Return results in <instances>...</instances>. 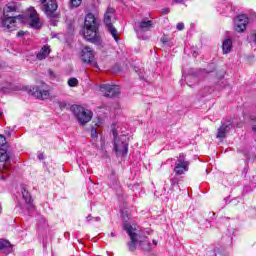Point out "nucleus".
<instances>
[{"mask_svg":"<svg viewBox=\"0 0 256 256\" xmlns=\"http://www.w3.org/2000/svg\"><path fill=\"white\" fill-rule=\"evenodd\" d=\"M185 0H173V3H177V4H181L183 3Z\"/></svg>","mask_w":256,"mask_h":256,"instance_id":"obj_38","label":"nucleus"},{"mask_svg":"<svg viewBox=\"0 0 256 256\" xmlns=\"http://www.w3.org/2000/svg\"><path fill=\"white\" fill-rule=\"evenodd\" d=\"M110 237H117V234L115 232H111Z\"/></svg>","mask_w":256,"mask_h":256,"instance_id":"obj_40","label":"nucleus"},{"mask_svg":"<svg viewBox=\"0 0 256 256\" xmlns=\"http://www.w3.org/2000/svg\"><path fill=\"white\" fill-rule=\"evenodd\" d=\"M214 255L215 256L219 255V248H214Z\"/></svg>","mask_w":256,"mask_h":256,"instance_id":"obj_39","label":"nucleus"},{"mask_svg":"<svg viewBox=\"0 0 256 256\" xmlns=\"http://www.w3.org/2000/svg\"><path fill=\"white\" fill-rule=\"evenodd\" d=\"M254 43H256V33L254 34Z\"/></svg>","mask_w":256,"mask_h":256,"instance_id":"obj_43","label":"nucleus"},{"mask_svg":"<svg viewBox=\"0 0 256 256\" xmlns=\"http://www.w3.org/2000/svg\"><path fill=\"white\" fill-rule=\"evenodd\" d=\"M218 9H222V13H234L235 10L233 9V4L229 1H224L222 2L219 6Z\"/></svg>","mask_w":256,"mask_h":256,"instance_id":"obj_21","label":"nucleus"},{"mask_svg":"<svg viewBox=\"0 0 256 256\" xmlns=\"http://www.w3.org/2000/svg\"><path fill=\"white\" fill-rule=\"evenodd\" d=\"M209 219L207 221H209V223H211V221H213V219H215V213L214 212H209Z\"/></svg>","mask_w":256,"mask_h":256,"instance_id":"obj_32","label":"nucleus"},{"mask_svg":"<svg viewBox=\"0 0 256 256\" xmlns=\"http://www.w3.org/2000/svg\"><path fill=\"white\" fill-rule=\"evenodd\" d=\"M85 30L83 32L86 41L93 43L94 45H101V35H99V24L97 23V18L95 14L89 12L86 14L84 20Z\"/></svg>","mask_w":256,"mask_h":256,"instance_id":"obj_2","label":"nucleus"},{"mask_svg":"<svg viewBox=\"0 0 256 256\" xmlns=\"http://www.w3.org/2000/svg\"><path fill=\"white\" fill-rule=\"evenodd\" d=\"M21 193L22 199H24L29 209H35V205H33V197L31 196V192L27 188H25V186H22Z\"/></svg>","mask_w":256,"mask_h":256,"instance_id":"obj_16","label":"nucleus"},{"mask_svg":"<svg viewBox=\"0 0 256 256\" xmlns=\"http://www.w3.org/2000/svg\"><path fill=\"white\" fill-rule=\"evenodd\" d=\"M17 19H21V16H13V15H5L1 17V27L4 29V31H8L11 33V31L17 30Z\"/></svg>","mask_w":256,"mask_h":256,"instance_id":"obj_8","label":"nucleus"},{"mask_svg":"<svg viewBox=\"0 0 256 256\" xmlns=\"http://www.w3.org/2000/svg\"><path fill=\"white\" fill-rule=\"evenodd\" d=\"M97 137H99V133L97 132V129L92 128L91 129V139H94V141H97Z\"/></svg>","mask_w":256,"mask_h":256,"instance_id":"obj_29","label":"nucleus"},{"mask_svg":"<svg viewBox=\"0 0 256 256\" xmlns=\"http://www.w3.org/2000/svg\"><path fill=\"white\" fill-rule=\"evenodd\" d=\"M100 91L104 97H119L121 89L117 85L102 84L100 85Z\"/></svg>","mask_w":256,"mask_h":256,"instance_id":"obj_9","label":"nucleus"},{"mask_svg":"<svg viewBox=\"0 0 256 256\" xmlns=\"http://www.w3.org/2000/svg\"><path fill=\"white\" fill-rule=\"evenodd\" d=\"M24 35H25V32L19 31L16 36L17 37H23Z\"/></svg>","mask_w":256,"mask_h":256,"instance_id":"obj_36","label":"nucleus"},{"mask_svg":"<svg viewBox=\"0 0 256 256\" xmlns=\"http://www.w3.org/2000/svg\"><path fill=\"white\" fill-rule=\"evenodd\" d=\"M106 29L108 33H110V35L113 37L114 41H116V43H119V32L117 31V28H115L113 24H110L106 26Z\"/></svg>","mask_w":256,"mask_h":256,"instance_id":"obj_23","label":"nucleus"},{"mask_svg":"<svg viewBox=\"0 0 256 256\" xmlns=\"http://www.w3.org/2000/svg\"><path fill=\"white\" fill-rule=\"evenodd\" d=\"M11 159V156L9 155V151L5 148H0V161L1 163H7Z\"/></svg>","mask_w":256,"mask_h":256,"instance_id":"obj_25","label":"nucleus"},{"mask_svg":"<svg viewBox=\"0 0 256 256\" xmlns=\"http://www.w3.org/2000/svg\"><path fill=\"white\" fill-rule=\"evenodd\" d=\"M70 109L80 125H86V123H89L93 119V112L82 106L72 105Z\"/></svg>","mask_w":256,"mask_h":256,"instance_id":"obj_4","label":"nucleus"},{"mask_svg":"<svg viewBox=\"0 0 256 256\" xmlns=\"http://www.w3.org/2000/svg\"><path fill=\"white\" fill-rule=\"evenodd\" d=\"M154 24L151 20H142L140 22L135 23L134 25V31L138 37V39H147V36L144 34L145 32L149 31L150 29H153Z\"/></svg>","mask_w":256,"mask_h":256,"instance_id":"obj_6","label":"nucleus"},{"mask_svg":"<svg viewBox=\"0 0 256 256\" xmlns=\"http://www.w3.org/2000/svg\"><path fill=\"white\" fill-rule=\"evenodd\" d=\"M167 41H168L167 37L161 38V42L163 43V45H167Z\"/></svg>","mask_w":256,"mask_h":256,"instance_id":"obj_35","label":"nucleus"},{"mask_svg":"<svg viewBox=\"0 0 256 256\" xmlns=\"http://www.w3.org/2000/svg\"><path fill=\"white\" fill-rule=\"evenodd\" d=\"M108 185L111 189H114V191H121V183L119 182L117 176H115V172H112V174L109 176Z\"/></svg>","mask_w":256,"mask_h":256,"instance_id":"obj_17","label":"nucleus"},{"mask_svg":"<svg viewBox=\"0 0 256 256\" xmlns=\"http://www.w3.org/2000/svg\"><path fill=\"white\" fill-rule=\"evenodd\" d=\"M69 87H77L79 85V80L77 78H70L68 80Z\"/></svg>","mask_w":256,"mask_h":256,"instance_id":"obj_28","label":"nucleus"},{"mask_svg":"<svg viewBox=\"0 0 256 256\" xmlns=\"http://www.w3.org/2000/svg\"><path fill=\"white\" fill-rule=\"evenodd\" d=\"M94 58L95 54L93 53L91 47L85 46L81 52V60L83 63H92Z\"/></svg>","mask_w":256,"mask_h":256,"instance_id":"obj_13","label":"nucleus"},{"mask_svg":"<svg viewBox=\"0 0 256 256\" xmlns=\"http://www.w3.org/2000/svg\"><path fill=\"white\" fill-rule=\"evenodd\" d=\"M154 247H157V240H153Z\"/></svg>","mask_w":256,"mask_h":256,"instance_id":"obj_42","label":"nucleus"},{"mask_svg":"<svg viewBox=\"0 0 256 256\" xmlns=\"http://www.w3.org/2000/svg\"><path fill=\"white\" fill-rule=\"evenodd\" d=\"M7 144V138L4 135H0V148L5 149V145Z\"/></svg>","mask_w":256,"mask_h":256,"instance_id":"obj_30","label":"nucleus"},{"mask_svg":"<svg viewBox=\"0 0 256 256\" xmlns=\"http://www.w3.org/2000/svg\"><path fill=\"white\" fill-rule=\"evenodd\" d=\"M235 125H233V122L231 120H225L221 123V126L217 130L216 138L217 139H225L227 137V133L231 131V129H234Z\"/></svg>","mask_w":256,"mask_h":256,"instance_id":"obj_10","label":"nucleus"},{"mask_svg":"<svg viewBox=\"0 0 256 256\" xmlns=\"http://www.w3.org/2000/svg\"><path fill=\"white\" fill-rule=\"evenodd\" d=\"M176 29L178 31H183L185 29V24L183 22L178 23Z\"/></svg>","mask_w":256,"mask_h":256,"instance_id":"obj_31","label":"nucleus"},{"mask_svg":"<svg viewBox=\"0 0 256 256\" xmlns=\"http://www.w3.org/2000/svg\"><path fill=\"white\" fill-rule=\"evenodd\" d=\"M48 73L50 75V77H55V73L53 72V70H48Z\"/></svg>","mask_w":256,"mask_h":256,"instance_id":"obj_37","label":"nucleus"},{"mask_svg":"<svg viewBox=\"0 0 256 256\" xmlns=\"http://www.w3.org/2000/svg\"><path fill=\"white\" fill-rule=\"evenodd\" d=\"M41 3V11L48 17V19H57L59 14H57V9H59V4L57 0H39Z\"/></svg>","mask_w":256,"mask_h":256,"instance_id":"obj_5","label":"nucleus"},{"mask_svg":"<svg viewBox=\"0 0 256 256\" xmlns=\"http://www.w3.org/2000/svg\"><path fill=\"white\" fill-rule=\"evenodd\" d=\"M38 159H39L40 161H43V159H45V155H44L43 153H39V154H38Z\"/></svg>","mask_w":256,"mask_h":256,"instance_id":"obj_34","label":"nucleus"},{"mask_svg":"<svg viewBox=\"0 0 256 256\" xmlns=\"http://www.w3.org/2000/svg\"><path fill=\"white\" fill-rule=\"evenodd\" d=\"M183 181V177L177 176L176 174L173 177H170V191H175V188L181 191V187H179V183Z\"/></svg>","mask_w":256,"mask_h":256,"instance_id":"obj_20","label":"nucleus"},{"mask_svg":"<svg viewBox=\"0 0 256 256\" xmlns=\"http://www.w3.org/2000/svg\"><path fill=\"white\" fill-rule=\"evenodd\" d=\"M28 93L32 97H36V99H41L42 101L50 97L49 90H43L39 86L30 87Z\"/></svg>","mask_w":256,"mask_h":256,"instance_id":"obj_12","label":"nucleus"},{"mask_svg":"<svg viewBox=\"0 0 256 256\" xmlns=\"http://www.w3.org/2000/svg\"><path fill=\"white\" fill-rule=\"evenodd\" d=\"M232 47H233V41L231 39L224 40L222 44L223 53L224 54L231 53Z\"/></svg>","mask_w":256,"mask_h":256,"instance_id":"obj_24","label":"nucleus"},{"mask_svg":"<svg viewBox=\"0 0 256 256\" xmlns=\"http://www.w3.org/2000/svg\"><path fill=\"white\" fill-rule=\"evenodd\" d=\"M173 171L175 175H177L178 177H181V175H185V173L189 171V161L185 159L184 153H180L179 156L177 157Z\"/></svg>","mask_w":256,"mask_h":256,"instance_id":"obj_7","label":"nucleus"},{"mask_svg":"<svg viewBox=\"0 0 256 256\" xmlns=\"http://www.w3.org/2000/svg\"><path fill=\"white\" fill-rule=\"evenodd\" d=\"M15 11H17V4L15 2L8 3L3 9V15L7 17V15L15 13Z\"/></svg>","mask_w":256,"mask_h":256,"instance_id":"obj_22","label":"nucleus"},{"mask_svg":"<svg viewBox=\"0 0 256 256\" xmlns=\"http://www.w3.org/2000/svg\"><path fill=\"white\" fill-rule=\"evenodd\" d=\"M114 151L116 155H122L125 157L129 153V143L127 142V136H119V133L112 129Z\"/></svg>","mask_w":256,"mask_h":256,"instance_id":"obj_3","label":"nucleus"},{"mask_svg":"<svg viewBox=\"0 0 256 256\" xmlns=\"http://www.w3.org/2000/svg\"><path fill=\"white\" fill-rule=\"evenodd\" d=\"M51 53V47L49 45H44L41 50L37 53L36 57L38 61H43V59H47L49 54Z\"/></svg>","mask_w":256,"mask_h":256,"instance_id":"obj_19","label":"nucleus"},{"mask_svg":"<svg viewBox=\"0 0 256 256\" xmlns=\"http://www.w3.org/2000/svg\"><path fill=\"white\" fill-rule=\"evenodd\" d=\"M30 26L33 29H41V20H39V16L35 8H30Z\"/></svg>","mask_w":256,"mask_h":256,"instance_id":"obj_15","label":"nucleus"},{"mask_svg":"<svg viewBox=\"0 0 256 256\" xmlns=\"http://www.w3.org/2000/svg\"><path fill=\"white\" fill-rule=\"evenodd\" d=\"M13 253V245L5 239H0V256H8Z\"/></svg>","mask_w":256,"mask_h":256,"instance_id":"obj_14","label":"nucleus"},{"mask_svg":"<svg viewBox=\"0 0 256 256\" xmlns=\"http://www.w3.org/2000/svg\"><path fill=\"white\" fill-rule=\"evenodd\" d=\"M249 23V18L245 14L238 15L234 19V27L237 33H243L247 29V24Z\"/></svg>","mask_w":256,"mask_h":256,"instance_id":"obj_11","label":"nucleus"},{"mask_svg":"<svg viewBox=\"0 0 256 256\" xmlns=\"http://www.w3.org/2000/svg\"><path fill=\"white\" fill-rule=\"evenodd\" d=\"M83 3V0H70V7L71 9H76V7H79Z\"/></svg>","mask_w":256,"mask_h":256,"instance_id":"obj_26","label":"nucleus"},{"mask_svg":"<svg viewBox=\"0 0 256 256\" xmlns=\"http://www.w3.org/2000/svg\"><path fill=\"white\" fill-rule=\"evenodd\" d=\"M170 11H171V9H169V8H163L161 10V13H162V15H168V13H170Z\"/></svg>","mask_w":256,"mask_h":256,"instance_id":"obj_33","label":"nucleus"},{"mask_svg":"<svg viewBox=\"0 0 256 256\" xmlns=\"http://www.w3.org/2000/svg\"><path fill=\"white\" fill-rule=\"evenodd\" d=\"M122 227L130 237V241L127 242L128 251L131 253L137 251V245H139L142 251H151V242L147 236L141 234V232H138L137 229H135L133 225L127 221L123 223Z\"/></svg>","mask_w":256,"mask_h":256,"instance_id":"obj_1","label":"nucleus"},{"mask_svg":"<svg viewBox=\"0 0 256 256\" xmlns=\"http://www.w3.org/2000/svg\"><path fill=\"white\" fill-rule=\"evenodd\" d=\"M247 171H249V169H248L247 167H245V168L243 169V173H247Z\"/></svg>","mask_w":256,"mask_h":256,"instance_id":"obj_41","label":"nucleus"},{"mask_svg":"<svg viewBox=\"0 0 256 256\" xmlns=\"http://www.w3.org/2000/svg\"><path fill=\"white\" fill-rule=\"evenodd\" d=\"M93 221L99 222V221H101V217H99V216L93 217L91 214L86 217L87 223H93Z\"/></svg>","mask_w":256,"mask_h":256,"instance_id":"obj_27","label":"nucleus"},{"mask_svg":"<svg viewBox=\"0 0 256 256\" xmlns=\"http://www.w3.org/2000/svg\"><path fill=\"white\" fill-rule=\"evenodd\" d=\"M113 20H115V9L107 8L104 14V24L106 25V27L108 25H113Z\"/></svg>","mask_w":256,"mask_h":256,"instance_id":"obj_18","label":"nucleus"}]
</instances>
